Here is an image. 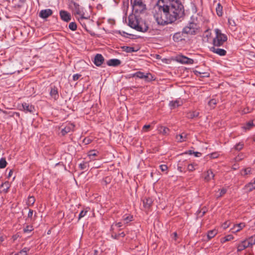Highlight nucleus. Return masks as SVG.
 I'll return each mask as SVG.
<instances>
[{"instance_id": "obj_1", "label": "nucleus", "mask_w": 255, "mask_h": 255, "mask_svg": "<svg viewBox=\"0 0 255 255\" xmlns=\"http://www.w3.org/2000/svg\"><path fill=\"white\" fill-rule=\"evenodd\" d=\"M183 14V7L178 0H159L154 7L153 15L159 24L175 21Z\"/></svg>"}, {"instance_id": "obj_2", "label": "nucleus", "mask_w": 255, "mask_h": 255, "mask_svg": "<svg viewBox=\"0 0 255 255\" xmlns=\"http://www.w3.org/2000/svg\"><path fill=\"white\" fill-rule=\"evenodd\" d=\"M205 36L207 37L209 41H212L214 45L220 46L227 41V36L222 33L221 31L218 29H215L213 32L210 30H207L205 32Z\"/></svg>"}, {"instance_id": "obj_3", "label": "nucleus", "mask_w": 255, "mask_h": 255, "mask_svg": "<svg viewBox=\"0 0 255 255\" xmlns=\"http://www.w3.org/2000/svg\"><path fill=\"white\" fill-rule=\"evenodd\" d=\"M128 25L131 28L139 31L145 32L148 29V26L145 22L143 20L138 19L134 14L129 16Z\"/></svg>"}, {"instance_id": "obj_4", "label": "nucleus", "mask_w": 255, "mask_h": 255, "mask_svg": "<svg viewBox=\"0 0 255 255\" xmlns=\"http://www.w3.org/2000/svg\"><path fill=\"white\" fill-rule=\"evenodd\" d=\"M71 8L73 14L79 21H81L84 19H88L89 18V14L84 11V8L78 4L74 3L73 5L71 6Z\"/></svg>"}, {"instance_id": "obj_5", "label": "nucleus", "mask_w": 255, "mask_h": 255, "mask_svg": "<svg viewBox=\"0 0 255 255\" xmlns=\"http://www.w3.org/2000/svg\"><path fill=\"white\" fill-rule=\"evenodd\" d=\"M132 7V11L135 14L143 12L146 8L145 4L143 0H130Z\"/></svg>"}, {"instance_id": "obj_6", "label": "nucleus", "mask_w": 255, "mask_h": 255, "mask_svg": "<svg viewBox=\"0 0 255 255\" xmlns=\"http://www.w3.org/2000/svg\"><path fill=\"white\" fill-rule=\"evenodd\" d=\"M129 76L130 78L137 77L140 79H143L146 81H150L154 79L153 77L150 73H146L145 74L144 73L140 71L137 72L134 74H130Z\"/></svg>"}, {"instance_id": "obj_7", "label": "nucleus", "mask_w": 255, "mask_h": 255, "mask_svg": "<svg viewBox=\"0 0 255 255\" xmlns=\"http://www.w3.org/2000/svg\"><path fill=\"white\" fill-rule=\"evenodd\" d=\"M214 176L213 171L211 169L205 171L202 174V178L205 182H209L214 179Z\"/></svg>"}, {"instance_id": "obj_8", "label": "nucleus", "mask_w": 255, "mask_h": 255, "mask_svg": "<svg viewBox=\"0 0 255 255\" xmlns=\"http://www.w3.org/2000/svg\"><path fill=\"white\" fill-rule=\"evenodd\" d=\"M246 227L245 223L235 224L231 228V231L234 234H236L242 230Z\"/></svg>"}, {"instance_id": "obj_9", "label": "nucleus", "mask_w": 255, "mask_h": 255, "mask_svg": "<svg viewBox=\"0 0 255 255\" xmlns=\"http://www.w3.org/2000/svg\"><path fill=\"white\" fill-rule=\"evenodd\" d=\"M176 60L177 61L182 64H192L193 62L192 59L182 55L177 56Z\"/></svg>"}, {"instance_id": "obj_10", "label": "nucleus", "mask_w": 255, "mask_h": 255, "mask_svg": "<svg viewBox=\"0 0 255 255\" xmlns=\"http://www.w3.org/2000/svg\"><path fill=\"white\" fill-rule=\"evenodd\" d=\"M252 245H253V244L250 238L247 240L244 241L240 244L238 247V249L239 251H242Z\"/></svg>"}, {"instance_id": "obj_11", "label": "nucleus", "mask_w": 255, "mask_h": 255, "mask_svg": "<svg viewBox=\"0 0 255 255\" xmlns=\"http://www.w3.org/2000/svg\"><path fill=\"white\" fill-rule=\"evenodd\" d=\"M197 29L195 27V25L194 23H191L189 26L184 28V31L186 33L193 34L196 32Z\"/></svg>"}, {"instance_id": "obj_12", "label": "nucleus", "mask_w": 255, "mask_h": 255, "mask_svg": "<svg viewBox=\"0 0 255 255\" xmlns=\"http://www.w3.org/2000/svg\"><path fill=\"white\" fill-rule=\"evenodd\" d=\"M23 110L26 112L33 113L35 112V108L31 105L27 103H23L22 105Z\"/></svg>"}, {"instance_id": "obj_13", "label": "nucleus", "mask_w": 255, "mask_h": 255, "mask_svg": "<svg viewBox=\"0 0 255 255\" xmlns=\"http://www.w3.org/2000/svg\"><path fill=\"white\" fill-rule=\"evenodd\" d=\"M60 15L61 19L66 22L69 21L71 20L70 14L66 11L61 10L60 12Z\"/></svg>"}, {"instance_id": "obj_14", "label": "nucleus", "mask_w": 255, "mask_h": 255, "mask_svg": "<svg viewBox=\"0 0 255 255\" xmlns=\"http://www.w3.org/2000/svg\"><path fill=\"white\" fill-rule=\"evenodd\" d=\"M52 13V11L50 9L42 10L39 13L40 16L42 18H46L50 16Z\"/></svg>"}, {"instance_id": "obj_15", "label": "nucleus", "mask_w": 255, "mask_h": 255, "mask_svg": "<svg viewBox=\"0 0 255 255\" xmlns=\"http://www.w3.org/2000/svg\"><path fill=\"white\" fill-rule=\"evenodd\" d=\"M104 58L101 54H97L94 59V63L97 66H99L102 65L104 61Z\"/></svg>"}, {"instance_id": "obj_16", "label": "nucleus", "mask_w": 255, "mask_h": 255, "mask_svg": "<svg viewBox=\"0 0 255 255\" xmlns=\"http://www.w3.org/2000/svg\"><path fill=\"white\" fill-rule=\"evenodd\" d=\"M74 126L72 124H68L64 128L61 130V134L65 135L66 133L70 132L71 130L74 128Z\"/></svg>"}, {"instance_id": "obj_17", "label": "nucleus", "mask_w": 255, "mask_h": 255, "mask_svg": "<svg viewBox=\"0 0 255 255\" xmlns=\"http://www.w3.org/2000/svg\"><path fill=\"white\" fill-rule=\"evenodd\" d=\"M157 130L160 133H161L164 135L168 134L169 131V129L168 128L161 126L158 127Z\"/></svg>"}, {"instance_id": "obj_18", "label": "nucleus", "mask_w": 255, "mask_h": 255, "mask_svg": "<svg viewBox=\"0 0 255 255\" xmlns=\"http://www.w3.org/2000/svg\"><path fill=\"white\" fill-rule=\"evenodd\" d=\"M184 36L182 33H176L173 36V39L175 42H179L184 39Z\"/></svg>"}, {"instance_id": "obj_19", "label": "nucleus", "mask_w": 255, "mask_h": 255, "mask_svg": "<svg viewBox=\"0 0 255 255\" xmlns=\"http://www.w3.org/2000/svg\"><path fill=\"white\" fill-rule=\"evenodd\" d=\"M182 104V102L179 100L171 102L170 103V106L172 109H175Z\"/></svg>"}, {"instance_id": "obj_20", "label": "nucleus", "mask_w": 255, "mask_h": 255, "mask_svg": "<svg viewBox=\"0 0 255 255\" xmlns=\"http://www.w3.org/2000/svg\"><path fill=\"white\" fill-rule=\"evenodd\" d=\"M10 187V184L8 182H5L3 183L0 187V191L6 193L7 192Z\"/></svg>"}, {"instance_id": "obj_21", "label": "nucleus", "mask_w": 255, "mask_h": 255, "mask_svg": "<svg viewBox=\"0 0 255 255\" xmlns=\"http://www.w3.org/2000/svg\"><path fill=\"white\" fill-rule=\"evenodd\" d=\"M120 61L118 59H111L107 62V64L109 66H116L120 64Z\"/></svg>"}, {"instance_id": "obj_22", "label": "nucleus", "mask_w": 255, "mask_h": 255, "mask_svg": "<svg viewBox=\"0 0 255 255\" xmlns=\"http://www.w3.org/2000/svg\"><path fill=\"white\" fill-rule=\"evenodd\" d=\"M234 239V237L232 235H228L226 237L222 238L221 239V243L222 244L225 243L226 242L230 241L233 240Z\"/></svg>"}, {"instance_id": "obj_23", "label": "nucleus", "mask_w": 255, "mask_h": 255, "mask_svg": "<svg viewBox=\"0 0 255 255\" xmlns=\"http://www.w3.org/2000/svg\"><path fill=\"white\" fill-rule=\"evenodd\" d=\"M187 138V134L185 133H182L181 134L176 136V140L179 142L184 141Z\"/></svg>"}, {"instance_id": "obj_24", "label": "nucleus", "mask_w": 255, "mask_h": 255, "mask_svg": "<svg viewBox=\"0 0 255 255\" xmlns=\"http://www.w3.org/2000/svg\"><path fill=\"white\" fill-rule=\"evenodd\" d=\"M198 166V164L196 163H191L188 165L187 166V170L189 172L194 171Z\"/></svg>"}, {"instance_id": "obj_25", "label": "nucleus", "mask_w": 255, "mask_h": 255, "mask_svg": "<svg viewBox=\"0 0 255 255\" xmlns=\"http://www.w3.org/2000/svg\"><path fill=\"white\" fill-rule=\"evenodd\" d=\"M245 189L248 191H251L255 189V180L253 182H250L245 186Z\"/></svg>"}, {"instance_id": "obj_26", "label": "nucleus", "mask_w": 255, "mask_h": 255, "mask_svg": "<svg viewBox=\"0 0 255 255\" xmlns=\"http://www.w3.org/2000/svg\"><path fill=\"white\" fill-rule=\"evenodd\" d=\"M218 233V231L216 229L210 231L207 234V237L209 239H211L214 237Z\"/></svg>"}, {"instance_id": "obj_27", "label": "nucleus", "mask_w": 255, "mask_h": 255, "mask_svg": "<svg viewBox=\"0 0 255 255\" xmlns=\"http://www.w3.org/2000/svg\"><path fill=\"white\" fill-rule=\"evenodd\" d=\"M50 95L54 99H56L58 97L57 89L55 88L51 89Z\"/></svg>"}, {"instance_id": "obj_28", "label": "nucleus", "mask_w": 255, "mask_h": 255, "mask_svg": "<svg viewBox=\"0 0 255 255\" xmlns=\"http://www.w3.org/2000/svg\"><path fill=\"white\" fill-rule=\"evenodd\" d=\"M216 9L217 15L219 16H222L223 14V7L220 3L217 4Z\"/></svg>"}, {"instance_id": "obj_29", "label": "nucleus", "mask_w": 255, "mask_h": 255, "mask_svg": "<svg viewBox=\"0 0 255 255\" xmlns=\"http://www.w3.org/2000/svg\"><path fill=\"white\" fill-rule=\"evenodd\" d=\"M143 203L144 206L145 208H148L151 206L152 204V200L150 198L146 199L143 201Z\"/></svg>"}, {"instance_id": "obj_30", "label": "nucleus", "mask_w": 255, "mask_h": 255, "mask_svg": "<svg viewBox=\"0 0 255 255\" xmlns=\"http://www.w3.org/2000/svg\"><path fill=\"white\" fill-rule=\"evenodd\" d=\"M199 114V112L196 111L190 112L188 113V117L189 118H193L198 117Z\"/></svg>"}, {"instance_id": "obj_31", "label": "nucleus", "mask_w": 255, "mask_h": 255, "mask_svg": "<svg viewBox=\"0 0 255 255\" xmlns=\"http://www.w3.org/2000/svg\"><path fill=\"white\" fill-rule=\"evenodd\" d=\"M214 52L221 55L223 56L226 54V51L223 49L217 48L215 49L214 50Z\"/></svg>"}, {"instance_id": "obj_32", "label": "nucleus", "mask_w": 255, "mask_h": 255, "mask_svg": "<svg viewBox=\"0 0 255 255\" xmlns=\"http://www.w3.org/2000/svg\"><path fill=\"white\" fill-rule=\"evenodd\" d=\"M255 126V123L254 121H250L244 127V128L246 129H249Z\"/></svg>"}, {"instance_id": "obj_33", "label": "nucleus", "mask_w": 255, "mask_h": 255, "mask_svg": "<svg viewBox=\"0 0 255 255\" xmlns=\"http://www.w3.org/2000/svg\"><path fill=\"white\" fill-rule=\"evenodd\" d=\"M228 23H229L230 27L232 29L235 27V26L236 25L235 20L234 19H233L232 18H229Z\"/></svg>"}, {"instance_id": "obj_34", "label": "nucleus", "mask_w": 255, "mask_h": 255, "mask_svg": "<svg viewBox=\"0 0 255 255\" xmlns=\"http://www.w3.org/2000/svg\"><path fill=\"white\" fill-rule=\"evenodd\" d=\"M98 152L95 150L90 151L88 153V156L91 159H93V157L96 156L98 154Z\"/></svg>"}, {"instance_id": "obj_35", "label": "nucleus", "mask_w": 255, "mask_h": 255, "mask_svg": "<svg viewBox=\"0 0 255 255\" xmlns=\"http://www.w3.org/2000/svg\"><path fill=\"white\" fill-rule=\"evenodd\" d=\"M195 74L197 76H199L200 77H208L209 76V74L208 73H201L198 71H195Z\"/></svg>"}, {"instance_id": "obj_36", "label": "nucleus", "mask_w": 255, "mask_h": 255, "mask_svg": "<svg viewBox=\"0 0 255 255\" xmlns=\"http://www.w3.org/2000/svg\"><path fill=\"white\" fill-rule=\"evenodd\" d=\"M230 225L231 222L229 221H227L222 224L221 227L224 230H226L230 227Z\"/></svg>"}, {"instance_id": "obj_37", "label": "nucleus", "mask_w": 255, "mask_h": 255, "mask_svg": "<svg viewBox=\"0 0 255 255\" xmlns=\"http://www.w3.org/2000/svg\"><path fill=\"white\" fill-rule=\"evenodd\" d=\"M123 49H124V51L127 52H131L136 51L134 50L133 47H131L124 46L123 47Z\"/></svg>"}, {"instance_id": "obj_38", "label": "nucleus", "mask_w": 255, "mask_h": 255, "mask_svg": "<svg viewBox=\"0 0 255 255\" xmlns=\"http://www.w3.org/2000/svg\"><path fill=\"white\" fill-rule=\"evenodd\" d=\"M34 198L33 197H29L27 199V203L29 206H31L34 203Z\"/></svg>"}, {"instance_id": "obj_39", "label": "nucleus", "mask_w": 255, "mask_h": 255, "mask_svg": "<svg viewBox=\"0 0 255 255\" xmlns=\"http://www.w3.org/2000/svg\"><path fill=\"white\" fill-rule=\"evenodd\" d=\"M217 104V101L215 99H212L211 100L209 103L208 105L211 107V108H214L215 105Z\"/></svg>"}, {"instance_id": "obj_40", "label": "nucleus", "mask_w": 255, "mask_h": 255, "mask_svg": "<svg viewBox=\"0 0 255 255\" xmlns=\"http://www.w3.org/2000/svg\"><path fill=\"white\" fill-rule=\"evenodd\" d=\"M6 164H7L6 161L4 159L2 158L0 160V168H4L6 166Z\"/></svg>"}, {"instance_id": "obj_41", "label": "nucleus", "mask_w": 255, "mask_h": 255, "mask_svg": "<svg viewBox=\"0 0 255 255\" xmlns=\"http://www.w3.org/2000/svg\"><path fill=\"white\" fill-rule=\"evenodd\" d=\"M219 194L216 195L218 198L223 196L226 193V190L224 188H223L221 190H219Z\"/></svg>"}, {"instance_id": "obj_42", "label": "nucleus", "mask_w": 255, "mask_h": 255, "mask_svg": "<svg viewBox=\"0 0 255 255\" xmlns=\"http://www.w3.org/2000/svg\"><path fill=\"white\" fill-rule=\"evenodd\" d=\"M69 27L72 30H75L77 29V25L74 22H71L69 23Z\"/></svg>"}, {"instance_id": "obj_43", "label": "nucleus", "mask_w": 255, "mask_h": 255, "mask_svg": "<svg viewBox=\"0 0 255 255\" xmlns=\"http://www.w3.org/2000/svg\"><path fill=\"white\" fill-rule=\"evenodd\" d=\"M250 173L251 169L250 168H246L241 172V174L243 176H246L249 174Z\"/></svg>"}, {"instance_id": "obj_44", "label": "nucleus", "mask_w": 255, "mask_h": 255, "mask_svg": "<svg viewBox=\"0 0 255 255\" xmlns=\"http://www.w3.org/2000/svg\"><path fill=\"white\" fill-rule=\"evenodd\" d=\"M211 158H216L219 157V154L217 152L212 153L208 155Z\"/></svg>"}, {"instance_id": "obj_45", "label": "nucleus", "mask_w": 255, "mask_h": 255, "mask_svg": "<svg viewBox=\"0 0 255 255\" xmlns=\"http://www.w3.org/2000/svg\"><path fill=\"white\" fill-rule=\"evenodd\" d=\"M150 128V126L149 125H145L142 128V131L143 132H147L149 130V128Z\"/></svg>"}, {"instance_id": "obj_46", "label": "nucleus", "mask_w": 255, "mask_h": 255, "mask_svg": "<svg viewBox=\"0 0 255 255\" xmlns=\"http://www.w3.org/2000/svg\"><path fill=\"white\" fill-rule=\"evenodd\" d=\"M132 217L130 215L127 216L126 217L124 218V221L126 223H128V221L131 220Z\"/></svg>"}, {"instance_id": "obj_47", "label": "nucleus", "mask_w": 255, "mask_h": 255, "mask_svg": "<svg viewBox=\"0 0 255 255\" xmlns=\"http://www.w3.org/2000/svg\"><path fill=\"white\" fill-rule=\"evenodd\" d=\"M28 249L27 248L23 249L22 251L19 252L21 255H26L27 252L28 251Z\"/></svg>"}, {"instance_id": "obj_48", "label": "nucleus", "mask_w": 255, "mask_h": 255, "mask_svg": "<svg viewBox=\"0 0 255 255\" xmlns=\"http://www.w3.org/2000/svg\"><path fill=\"white\" fill-rule=\"evenodd\" d=\"M160 168L162 171L164 172L167 170L168 167L166 165H161L160 166Z\"/></svg>"}, {"instance_id": "obj_49", "label": "nucleus", "mask_w": 255, "mask_h": 255, "mask_svg": "<svg viewBox=\"0 0 255 255\" xmlns=\"http://www.w3.org/2000/svg\"><path fill=\"white\" fill-rule=\"evenodd\" d=\"M121 227H122L121 223H118L115 224V225H113L112 226V229L113 230H116V228H118Z\"/></svg>"}, {"instance_id": "obj_50", "label": "nucleus", "mask_w": 255, "mask_h": 255, "mask_svg": "<svg viewBox=\"0 0 255 255\" xmlns=\"http://www.w3.org/2000/svg\"><path fill=\"white\" fill-rule=\"evenodd\" d=\"M243 144L242 143H239L237 145H236V146H235V148L237 149V150H241L243 148Z\"/></svg>"}, {"instance_id": "obj_51", "label": "nucleus", "mask_w": 255, "mask_h": 255, "mask_svg": "<svg viewBox=\"0 0 255 255\" xmlns=\"http://www.w3.org/2000/svg\"><path fill=\"white\" fill-rule=\"evenodd\" d=\"M87 213V211H82L79 215V219L84 217Z\"/></svg>"}, {"instance_id": "obj_52", "label": "nucleus", "mask_w": 255, "mask_h": 255, "mask_svg": "<svg viewBox=\"0 0 255 255\" xmlns=\"http://www.w3.org/2000/svg\"><path fill=\"white\" fill-rule=\"evenodd\" d=\"M80 76L81 75L79 74H75L73 76V79L74 81H76L80 78Z\"/></svg>"}, {"instance_id": "obj_53", "label": "nucleus", "mask_w": 255, "mask_h": 255, "mask_svg": "<svg viewBox=\"0 0 255 255\" xmlns=\"http://www.w3.org/2000/svg\"><path fill=\"white\" fill-rule=\"evenodd\" d=\"M32 230H33V229H32V227L27 226V227L24 229V232H29V231H31Z\"/></svg>"}, {"instance_id": "obj_54", "label": "nucleus", "mask_w": 255, "mask_h": 255, "mask_svg": "<svg viewBox=\"0 0 255 255\" xmlns=\"http://www.w3.org/2000/svg\"><path fill=\"white\" fill-rule=\"evenodd\" d=\"M193 154L195 155L196 157H200L201 155V153L199 152H193Z\"/></svg>"}, {"instance_id": "obj_55", "label": "nucleus", "mask_w": 255, "mask_h": 255, "mask_svg": "<svg viewBox=\"0 0 255 255\" xmlns=\"http://www.w3.org/2000/svg\"><path fill=\"white\" fill-rule=\"evenodd\" d=\"M252 244H255V236L250 238Z\"/></svg>"}, {"instance_id": "obj_56", "label": "nucleus", "mask_w": 255, "mask_h": 255, "mask_svg": "<svg viewBox=\"0 0 255 255\" xmlns=\"http://www.w3.org/2000/svg\"><path fill=\"white\" fill-rule=\"evenodd\" d=\"M206 209L203 210L202 213L201 214H200L201 212H199V213H198L199 216H203L206 213Z\"/></svg>"}, {"instance_id": "obj_57", "label": "nucleus", "mask_w": 255, "mask_h": 255, "mask_svg": "<svg viewBox=\"0 0 255 255\" xmlns=\"http://www.w3.org/2000/svg\"><path fill=\"white\" fill-rule=\"evenodd\" d=\"M12 174H13V171L12 170H10L9 172V173L8 175V177L9 178L10 177H11L12 176Z\"/></svg>"}, {"instance_id": "obj_58", "label": "nucleus", "mask_w": 255, "mask_h": 255, "mask_svg": "<svg viewBox=\"0 0 255 255\" xmlns=\"http://www.w3.org/2000/svg\"><path fill=\"white\" fill-rule=\"evenodd\" d=\"M186 153H188L189 154H193V153L192 152V151L191 150L189 151L188 152H186Z\"/></svg>"}, {"instance_id": "obj_59", "label": "nucleus", "mask_w": 255, "mask_h": 255, "mask_svg": "<svg viewBox=\"0 0 255 255\" xmlns=\"http://www.w3.org/2000/svg\"><path fill=\"white\" fill-rule=\"evenodd\" d=\"M178 170H180V171H181V167L179 166L178 168Z\"/></svg>"}, {"instance_id": "obj_60", "label": "nucleus", "mask_w": 255, "mask_h": 255, "mask_svg": "<svg viewBox=\"0 0 255 255\" xmlns=\"http://www.w3.org/2000/svg\"><path fill=\"white\" fill-rule=\"evenodd\" d=\"M120 235H121L122 237H124V236H125V234H124L123 233H121V234H120Z\"/></svg>"}, {"instance_id": "obj_61", "label": "nucleus", "mask_w": 255, "mask_h": 255, "mask_svg": "<svg viewBox=\"0 0 255 255\" xmlns=\"http://www.w3.org/2000/svg\"><path fill=\"white\" fill-rule=\"evenodd\" d=\"M17 255L16 254H15V255H13V254H12L11 255Z\"/></svg>"}]
</instances>
